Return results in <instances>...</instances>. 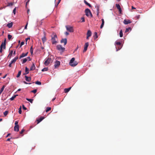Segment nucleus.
I'll return each instance as SVG.
<instances>
[{"mask_svg": "<svg viewBox=\"0 0 155 155\" xmlns=\"http://www.w3.org/2000/svg\"><path fill=\"white\" fill-rule=\"evenodd\" d=\"M84 3L85 4L89 6L90 7H92V6L90 4L88 3L86 0H84Z\"/></svg>", "mask_w": 155, "mask_h": 155, "instance_id": "obj_24", "label": "nucleus"}, {"mask_svg": "<svg viewBox=\"0 0 155 155\" xmlns=\"http://www.w3.org/2000/svg\"><path fill=\"white\" fill-rule=\"evenodd\" d=\"M12 64H11V62L10 63L8 66L9 67H12Z\"/></svg>", "mask_w": 155, "mask_h": 155, "instance_id": "obj_58", "label": "nucleus"}, {"mask_svg": "<svg viewBox=\"0 0 155 155\" xmlns=\"http://www.w3.org/2000/svg\"><path fill=\"white\" fill-rule=\"evenodd\" d=\"M14 130L15 131H16L17 132L19 131V125H16V126H15L14 127Z\"/></svg>", "mask_w": 155, "mask_h": 155, "instance_id": "obj_15", "label": "nucleus"}, {"mask_svg": "<svg viewBox=\"0 0 155 155\" xmlns=\"http://www.w3.org/2000/svg\"><path fill=\"white\" fill-rule=\"evenodd\" d=\"M119 45V47H118V49H117V47H116V48L117 49L116 51H117L118 50H120L121 48L122 47V46H121V43L120 42H118V41H116L115 42V45Z\"/></svg>", "mask_w": 155, "mask_h": 155, "instance_id": "obj_7", "label": "nucleus"}, {"mask_svg": "<svg viewBox=\"0 0 155 155\" xmlns=\"http://www.w3.org/2000/svg\"><path fill=\"white\" fill-rule=\"evenodd\" d=\"M0 48H2L4 49H5L6 48V45L2 43L0 46Z\"/></svg>", "mask_w": 155, "mask_h": 155, "instance_id": "obj_23", "label": "nucleus"}, {"mask_svg": "<svg viewBox=\"0 0 155 155\" xmlns=\"http://www.w3.org/2000/svg\"><path fill=\"white\" fill-rule=\"evenodd\" d=\"M69 65L72 67H75L78 64V62L75 61V58H73L69 62Z\"/></svg>", "mask_w": 155, "mask_h": 155, "instance_id": "obj_2", "label": "nucleus"}, {"mask_svg": "<svg viewBox=\"0 0 155 155\" xmlns=\"http://www.w3.org/2000/svg\"><path fill=\"white\" fill-rule=\"evenodd\" d=\"M30 38H28L25 39V40L26 41V44H27V41L28 40L30 39Z\"/></svg>", "mask_w": 155, "mask_h": 155, "instance_id": "obj_56", "label": "nucleus"}, {"mask_svg": "<svg viewBox=\"0 0 155 155\" xmlns=\"http://www.w3.org/2000/svg\"><path fill=\"white\" fill-rule=\"evenodd\" d=\"M48 70V68H44L43 69H42L41 70L42 71H47Z\"/></svg>", "mask_w": 155, "mask_h": 155, "instance_id": "obj_37", "label": "nucleus"}, {"mask_svg": "<svg viewBox=\"0 0 155 155\" xmlns=\"http://www.w3.org/2000/svg\"><path fill=\"white\" fill-rule=\"evenodd\" d=\"M51 109V108L50 107H47L46 110V112H47L48 111L50 110Z\"/></svg>", "mask_w": 155, "mask_h": 155, "instance_id": "obj_32", "label": "nucleus"}, {"mask_svg": "<svg viewBox=\"0 0 155 155\" xmlns=\"http://www.w3.org/2000/svg\"><path fill=\"white\" fill-rule=\"evenodd\" d=\"M30 53H31V54L32 55L33 54V49L32 48V46L31 48H30Z\"/></svg>", "mask_w": 155, "mask_h": 155, "instance_id": "obj_36", "label": "nucleus"}, {"mask_svg": "<svg viewBox=\"0 0 155 155\" xmlns=\"http://www.w3.org/2000/svg\"><path fill=\"white\" fill-rule=\"evenodd\" d=\"M21 74V71H19L18 74H17L16 77L17 78H18L20 77Z\"/></svg>", "mask_w": 155, "mask_h": 155, "instance_id": "obj_34", "label": "nucleus"}, {"mask_svg": "<svg viewBox=\"0 0 155 155\" xmlns=\"http://www.w3.org/2000/svg\"><path fill=\"white\" fill-rule=\"evenodd\" d=\"M81 20H82L81 22H84L85 21V19L84 17H82L81 18Z\"/></svg>", "mask_w": 155, "mask_h": 155, "instance_id": "obj_45", "label": "nucleus"}, {"mask_svg": "<svg viewBox=\"0 0 155 155\" xmlns=\"http://www.w3.org/2000/svg\"><path fill=\"white\" fill-rule=\"evenodd\" d=\"M132 9H135V8L134 7H133V6H132Z\"/></svg>", "mask_w": 155, "mask_h": 155, "instance_id": "obj_64", "label": "nucleus"}, {"mask_svg": "<svg viewBox=\"0 0 155 155\" xmlns=\"http://www.w3.org/2000/svg\"><path fill=\"white\" fill-rule=\"evenodd\" d=\"M35 83L38 85H40L41 84V82L39 81H36L35 82Z\"/></svg>", "mask_w": 155, "mask_h": 155, "instance_id": "obj_38", "label": "nucleus"}, {"mask_svg": "<svg viewBox=\"0 0 155 155\" xmlns=\"http://www.w3.org/2000/svg\"><path fill=\"white\" fill-rule=\"evenodd\" d=\"M57 49L60 51L61 54H62L64 52L65 50V48L63 47L61 45H58L56 46Z\"/></svg>", "mask_w": 155, "mask_h": 155, "instance_id": "obj_4", "label": "nucleus"}, {"mask_svg": "<svg viewBox=\"0 0 155 155\" xmlns=\"http://www.w3.org/2000/svg\"><path fill=\"white\" fill-rule=\"evenodd\" d=\"M60 64V62L59 61H56L54 64V67L55 68L58 67Z\"/></svg>", "mask_w": 155, "mask_h": 155, "instance_id": "obj_9", "label": "nucleus"}, {"mask_svg": "<svg viewBox=\"0 0 155 155\" xmlns=\"http://www.w3.org/2000/svg\"><path fill=\"white\" fill-rule=\"evenodd\" d=\"M60 42L61 43H64V45H65L67 43V39L66 38L62 39Z\"/></svg>", "mask_w": 155, "mask_h": 155, "instance_id": "obj_10", "label": "nucleus"}, {"mask_svg": "<svg viewBox=\"0 0 155 155\" xmlns=\"http://www.w3.org/2000/svg\"><path fill=\"white\" fill-rule=\"evenodd\" d=\"M35 68V67L34 63L33 64L32 66L30 68V70L32 71L33 70H34Z\"/></svg>", "mask_w": 155, "mask_h": 155, "instance_id": "obj_18", "label": "nucleus"}, {"mask_svg": "<svg viewBox=\"0 0 155 155\" xmlns=\"http://www.w3.org/2000/svg\"><path fill=\"white\" fill-rule=\"evenodd\" d=\"M6 75H5V76H4L3 77V78H5L6 77Z\"/></svg>", "mask_w": 155, "mask_h": 155, "instance_id": "obj_62", "label": "nucleus"}, {"mask_svg": "<svg viewBox=\"0 0 155 155\" xmlns=\"http://www.w3.org/2000/svg\"><path fill=\"white\" fill-rule=\"evenodd\" d=\"M11 138H8L7 140V141H10V139H11Z\"/></svg>", "mask_w": 155, "mask_h": 155, "instance_id": "obj_60", "label": "nucleus"}, {"mask_svg": "<svg viewBox=\"0 0 155 155\" xmlns=\"http://www.w3.org/2000/svg\"><path fill=\"white\" fill-rule=\"evenodd\" d=\"M26 58L27 59V60L29 61H31V58L30 57H28Z\"/></svg>", "mask_w": 155, "mask_h": 155, "instance_id": "obj_53", "label": "nucleus"}, {"mask_svg": "<svg viewBox=\"0 0 155 155\" xmlns=\"http://www.w3.org/2000/svg\"><path fill=\"white\" fill-rule=\"evenodd\" d=\"M85 13L86 15L87 16L89 17L90 15L91 16V17H92L93 16L92 15L90 10L88 8H87L85 10Z\"/></svg>", "mask_w": 155, "mask_h": 155, "instance_id": "obj_5", "label": "nucleus"}, {"mask_svg": "<svg viewBox=\"0 0 155 155\" xmlns=\"http://www.w3.org/2000/svg\"><path fill=\"white\" fill-rule=\"evenodd\" d=\"M13 51L12 50L11 51H10V53H9L8 57H9V58H11V57L12 56V55L13 54Z\"/></svg>", "mask_w": 155, "mask_h": 155, "instance_id": "obj_26", "label": "nucleus"}, {"mask_svg": "<svg viewBox=\"0 0 155 155\" xmlns=\"http://www.w3.org/2000/svg\"><path fill=\"white\" fill-rule=\"evenodd\" d=\"M16 9V7L13 10V13L14 15L15 14Z\"/></svg>", "mask_w": 155, "mask_h": 155, "instance_id": "obj_42", "label": "nucleus"}, {"mask_svg": "<svg viewBox=\"0 0 155 155\" xmlns=\"http://www.w3.org/2000/svg\"><path fill=\"white\" fill-rule=\"evenodd\" d=\"M65 34L66 35H69V33L68 32L66 31L65 33Z\"/></svg>", "mask_w": 155, "mask_h": 155, "instance_id": "obj_54", "label": "nucleus"}, {"mask_svg": "<svg viewBox=\"0 0 155 155\" xmlns=\"http://www.w3.org/2000/svg\"><path fill=\"white\" fill-rule=\"evenodd\" d=\"M12 35L10 34H8V38L9 40H10L11 38H12Z\"/></svg>", "mask_w": 155, "mask_h": 155, "instance_id": "obj_40", "label": "nucleus"}, {"mask_svg": "<svg viewBox=\"0 0 155 155\" xmlns=\"http://www.w3.org/2000/svg\"><path fill=\"white\" fill-rule=\"evenodd\" d=\"M28 25V22H27V24H26V25H25V28H24L25 29H27V27Z\"/></svg>", "mask_w": 155, "mask_h": 155, "instance_id": "obj_49", "label": "nucleus"}, {"mask_svg": "<svg viewBox=\"0 0 155 155\" xmlns=\"http://www.w3.org/2000/svg\"><path fill=\"white\" fill-rule=\"evenodd\" d=\"M101 21H102V24H101V27H100V28H102L103 27V26H104V19H103V18L102 19H101Z\"/></svg>", "mask_w": 155, "mask_h": 155, "instance_id": "obj_22", "label": "nucleus"}, {"mask_svg": "<svg viewBox=\"0 0 155 155\" xmlns=\"http://www.w3.org/2000/svg\"><path fill=\"white\" fill-rule=\"evenodd\" d=\"M18 59V56L14 58L11 61V64H13Z\"/></svg>", "mask_w": 155, "mask_h": 155, "instance_id": "obj_16", "label": "nucleus"}, {"mask_svg": "<svg viewBox=\"0 0 155 155\" xmlns=\"http://www.w3.org/2000/svg\"><path fill=\"white\" fill-rule=\"evenodd\" d=\"M94 39H96L98 37L97 33L96 32H95L94 33Z\"/></svg>", "mask_w": 155, "mask_h": 155, "instance_id": "obj_29", "label": "nucleus"}, {"mask_svg": "<svg viewBox=\"0 0 155 155\" xmlns=\"http://www.w3.org/2000/svg\"><path fill=\"white\" fill-rule=\"evenodd\" d=\"M22 108L24 110H27V108L25 107V106L24 105H22Z\"/></svg>", "mask_w": 155, "mask_h": 155, "instance_id": "obj_48", "label": "nucleus"}, {"mask_svg": "<svg viewBox=\"0 0 155 155\" xmlns=\"http://www.w3.org/2000/svg\"><path fill=\"white\" fill-rule=\"evenodd\" d=\"M29 69L27 67H26L25 68V74H28L29 71H28Z\"/></svg>", "mask_w": 155, "mask_h": 155, "instance_id": "obj_33", "label": "nucleus"}, {"mask_svg": "<svg viewBox=\"0 0 155 155\" xmlns=\"http://www.w3.org/2000/svg\"><path fill=\"white\" fill-rule=\"evenodd\" d=\"M120 37H122L123 36V32L122 30H121L120 31Z\"/></svg>", "mask_w": 155, "mask_h": 155, "instance_id": "obj_30", "label": "nucleus"}, {"mask_svg": "<svg viewBox=\"0 0 155 155\" xmlns=\"http://www.w3.org/2000/svg\"><path fill=\"white\" fill-rule=\"evenodd\" d=\"M51 41L52 44L53 45H56L57 42L56 41V39L57 38L56 34L55 33H53L51 35Z\"/></svg>", "mask_w": 155, "mask_h": 155, "instance_id": "obj_1", "label": "nucleus"}, {"mask_svg": "<svg viewBox=\"0 0 155 155\" xmlns=\"http://www.w3.org/2000/svg\"><path fill=\"white\" fill-rule=\"evenodd\" d=\"M42 40L43 43L46 41V38L45 36L42 38Z\"/></svg>", "mask_w": 155, "mask_h": 155, "instance_id": "obj_25", "label": "nucleus"}, {"mask_svg": "<svg viewBox=\"0 0 155 155\" xmlns=\"http://www.w3.org/2000/svg\"><path fill=\"white\" fill-rule=\"evenodd\" d=\"M71 87H70L68 88H65L64 89V92L65 93H68V92L69 91L71 90Z\"/></svg>", "mask_w": 155, "mask_h": 155, "instance_id": "obj_20", "label": "nucleus"}, {"mask_svg": "<svg viewBox=\"0 0 155 155\" xmlns=\"http://www.w3.org/2000/svg\"><path fill=\"white\" fill-rule=\"evenodd\" d=\"M18 122L17 121H16L15 122V126H16V125H18Z\"/></svg>", "mask_w": 155, "mask_h": 155, "instance_id": "obj_52", "label": "nucleus"}, {"mask_svg": "<svg viewBox=\"0 0 155 155\" xmlns=\"http://www.w3.org/2000/svg\"><path fill=\"white\" fill-rule=\"evenodd\" d=\"M66 28L67 31L70 32H73L74 31L73 27L70 26H66Z\"/></svg>", "mask_w": 155, "mask_h": 155, "instance_id": "obj_6", "label": "nucleus"}, {"mask_svg": "<svg viewBox=\"0 0 155 155\" xmlns=\"http://www.w3.org/2000/svg\"><path fill=\"white\" fill-rule=\"evenodd\" d=\"M28 54V52H27L26 53H22L21 54V55H20V56L19 57V58L21 59V58H22L23 57L26 56H27Z\"/></svg>", "mask_w": 155, "mask_h": 155, "instance_id": "obj_13", "label": "nucleus"}, {"mask_svg": "<svg viewBox=\"0 0 155 155\" xmlns=\"http://www.w3.org/2000/svg\"><path fill=\"white\" fill-rule=\"evenodd\" d=\"M24 44V42L23 41H22L21 43L20 47H21L22 45H23Z\"/></svg>", "mask_w": 155, "mask_h": 155, "instance_id": "obj_46", "label": "nucleus"}, {"mask_svg": "<svg viewBox=\"0 0 155 155\" xmlns=\"http://www.w3.org/2000/svg\"><path fill=\"white\" fill-rule=\"evenodd\" d=\"M131 23V21L129 20H127L125 19L124 21V23L125 25H127L128 24L130 23Z\"/></svg>", "mask_w": 155, "mask_h": 155, "instance_id": "obj_12", "label": "nucleus"}, {"mask_svg": "<svg viewBox=\"0 0 155 155\" xmlns=\"http://www.w3.org/2000/svg\"><path fill=\"white\" fill-rule=\"evenodd\" d=\"M53 60L51 58L48 57L46 58L45 60L44 64L45 66H47L50 63H52Z\"/></svg>", "mask_w": 155, "mask_h": 155, "instance_id": "obj_3", "label": "nucleus"}, {"mask_svg": "<svg viewBox=\"0 0 155 155\" xmlns=\"http://www.w3.org/2000/svg\"><path fill=\"white\" fill-rule=\"evenodd\" d=\"M87 36H89V37H90L91 36V31L90 30H88L87 31Z\"/></svg>", "mask_w": 155, "mask_h": 155, "instance_id": "obj_19", "label": "nucleus"}, {"mask_svg": "<svg viewBox=\"0 0 155 155\" xmlns=\"http://www.w3.org/2000/svg\"><path fill=\"white\" fill-rule=\"evenodd\" d=\"M18 96V95H15L13 96L11 98H10V99L11 101L13 100L16 97Z\"/></svg>", "mask_w": 155, "mask_h": 155, "instance_id": "obj_28", "label": "nucleus"}, {"mask_svg": "<svg viewBox=\"0 0 155 155\" xmlns=\"http://www.w3.org/2000/svg\"><path fill=\"white\" fill-rule=\"evenodd\" d=\"M25 131V130L23 129H22V130H21V131L20 132V134H22L23 132H24V131Z\"/></svg>", "mask_w": 155, "mask_h": 155, "instance_id": "obj_50", "label": "nucleus"}, {"mask_svg": "<svg viewBox=\"0 0 155 155\" xmlns=\"http://www.w3.org/2000/svg\"><path fill=\"white\" fill-rule=\"evenodd\" d=\"M131 30V28L130 27L129 28H127L125 30V32H127L129 31V30Z\"/></svg>", "mask_w": 155, "mask_h": 155, "instance_id": "obj_41", "label": "nucleus"}, {"mask_svg": "<svg viewBox=\"0 0 155 155\" xmlns=\"http://www.w3.org/2000/svg\"><path fill=\"white\" fill-rule=\"evenodd\" d=\"M116 7L117 8V9L119 11V13L120 14L122 12V10L121 9L120 7V6L119 4H116Z\"/></svg>", "mask_w": 155, "mask_h": 155, "instance_id": "obj_11", "label": "nucleus"}, {"mask_svg": "<svg viewBox=\"0 0 155 155\" xmlns=\"http://www.w3.org/2000/svg\"><path fill=\"white\" fill-rule=\"evenodd\" d=\"M22 60V64H23L25 63L27 61V59L26 58H25L23 59Z\"/></svg>", "mask_w": 155, "mask_h": 155, "instance_id": "obj_31", "label": "nucleus"}, {"mask_svg": "<svg viewBox=\"0 0 155 155\" xmlns=\"http://www.w3.org/2000/svg\"><path fill=\"white\" fill-rule=\"evenodd\" d=\"M12 25H13V23H12V22H11V23H8L7 25V26L8 28H11L12 27Z\"/></svg>", "mask_w": 155, "mask_h": 155, "instance_id": "obj_21", "label": "nucleus"}, {"mask_svg": "<svg viewBox=\"0 0 155 155\" xmlns=\"http://www.w3.org/2000/svg\"><path fill=\"white\" fill-rule=\"evenodd\" d=\"M44 118V117H41L39 119H38L37 120V121L38 122L37 124H38L40 122H41L43 120Z\"/></svg>", "mask_w": 155, "mask_h": 155, "instance_id": "obj_17", "label": "nucleus"}, {"mask_svg": "<svg viewBox=\"0 0 155 155\" xmlns=\"http://www.w3.org/2000/svg\"><path fill=\"white\" fill-rule=\"evenodd\" d=\"M99 13V7L97 6V16H98Z\"/></svg>", "mask_w": 155, "mask_h": 155, "instance_id": "obj_35", "label": "nucleus"}, {"mask_svg": "<svg viewBox=\"0 0 155 155\" xmlns=\"http://www.w3.org/2000/svg\"><path fill=\"white\" fill-rule=\"evenodd\" d=\"M89 45V43L87 42L85 43L84 45V50H83V52H84L87 50V47Z\"/></svg>", "mask_w": 155, "mask_h": 155, "instance_id": "obj_8", "label": "nucleus"}, {"mask_svg": "<svg viewBox=\"0 0 155 155\" xmlns=\"http://www.w3.org/2000/svg\"><path fill=\"white\" fill-rule=\"evenodd\" d=\"M11 134L10 133H9L7 134V136H6V137H8V136H9V135H10Z\"/></svg>", "mask_w": 155, "mask_h": 155, "instance_id": "obj_59", "label": "nucleus"}, {"mask_svg": "<svg viewBox=\"0 0 155 155\" xmlns=\"http://www.w3.org/2000/svg\"><path fill=\"white\" fill-rule=\"evenodd\" d=\"M2 48H0V53H2Z\"/></svg>", "mask_w": 155, "mask_h": 155, "instance_id": "obj_57", "label": "nucleus"}, {"mask_svg": "<svg viewBox=\"0 0 155 155\" xmlns=\"http://www.w3.org/2000/svg\"><path fill=\"white\" fill-rule=\"evenodd\" d=\"M37 90L36 89H35L34 90H33V91H31V92H32V93H36L37 92Z\"/></svg>", "mask_w": 155, "mask_h": 155, "instance_id": "obj_44", "label": "nucleus"}, {"mask_svg": "<svg viewBox=\"0 0 155 155\" xmlns=\"http://www.w3.org/2000/svg\"><path fill=\"white\" fill-rule=\"evenodd\" d=\"M6 38H5V40H4L3 42H2V43L3 44L6 45Z\"/></svg>", "mask_w": 155, "mask_h": 155, "instance_id": "obj_47", "label": "nucleus"}, {"mask_svg": "<svg viewBox=\"0 0 155 155\" xmlns=\"http://www.w3.org/2000/svg\"><path fill=\"white\" fill-rule=\"evenodd\" d=\"M61 0H58V4L60 2Z\"/></svg>", "mask_w": 155, "mask_h": 155, "instance_id": "obj_63", "label": "nucleus"}, {"mask_svg": "<svg viewBox=\"0 0 155 155\" xmlns=\"http://www.w3.org/2000/svg\"><path fill=\"white\" fill-rule=\"evenodd\" d=\"M26 100L27 101H29L31 103H32L33 101V99H29V98H26Z\"/></svg>", "mask_w": 155, "mask_h": 155, "instance_id": "obj_27", "label": "nucleus"}, {"mask_svg": "<svg viewBox=\"0 0 155 155\" xmlns=\"http://www.w3.org/2000/svg\"><path fill=\"white\" fill-rule=\"evenodd\" d=\"M18 112L19 114H21L22 111L21 110V106L20 107V108H19Z\"/></svg>", "mask_w": 155, "mask_h": 155, "instance_id": "obj_43", "label": "nucleus"}, {"mask_svg": "<svg viewBox=\"0 0 155 155\" xmlns=\"http://www.w3.org/2000/svg\"><path fill=\"white\" fill-rule=\"evenodd\" d=\"M55 99V98H53L52 100V101H54Z\"/></svg>", "mask_w": 155, "mask_h": 155, "instance_id": "obj_61", "label": "nucleus"}, {"mask_svg": "<svg viewBox=\"0 0 155 155\" xmlns=\"http://www.w3.org/2000/svg\"><path fill=\"white\" fill-rule=\"evenodd\" d=\"M25 80L26 81L28 82L31 81V77H28L27 76H25Z\"/></svg>", "mask_w": 155, "mask_h": 155, "instance_id": "obj_14", "label": "nucleus"}, {"mask_svg": "<svg viewBox=\"0 0 155 155\" xmlns=\"http://www.w3.org/2000/svg\"><path fill=\"white\" fill-rule=\"evenodd\" d=\"M24 83L25 84H31V83H28L27 82H26V81H24Z\"/></svg>", "mask_w": 155, "mask_h": 155, "instance_id": "obj_55", "label": "nucleus"}, {"mask_svg": "<svg viewBox=\"0 0 155 155\" xmlns=\"http://www.w3.org/2000/svg\"><path fill=\"white\" fill-rule=\"evenodd\" d=\"M12 5H13V3H8V6H12Z\"/></svg>", "mask_w": 155, "mask_h": 155, "instance_id": "obj_51", "label": "nucleus"}, {"mask_svg": "<svg viewBox=\"0 0 155 155\" xmlns=\"http://www.w3.org/2000/svg\"><path fill=\"white\" fill-rule=\"evenodd\" d=\"M8 113V111H5L4 112V115L5 116H6Z\"/></svg>", "mask_w": 155, "mask_h": 155, "instance_id": "obj_39", "label": "nucleus"}]
</instances>
